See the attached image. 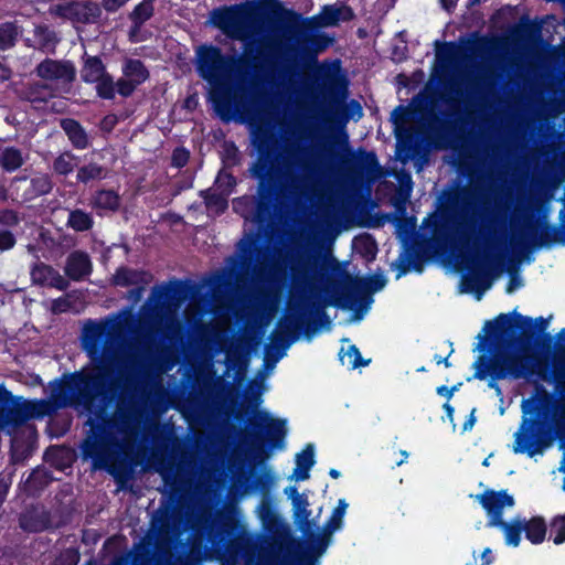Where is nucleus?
Masks as SVG:
<instances>
[{
    "label": "nucleus",
    "mask_w": 565,
    "mask_h": 565,
    "mask_svg": "<svg viewBox=\"0 0 565 565\" xmlns=\"http://www.w3.org/2000/svg\"><path fill=\"white\" fill-rule=\"evenodd\" d=\"M71 309V301L65 297L54 299L51 305V311L54 315L67 312Z\"/></svg>",
    "instance_id": "680f3d73"
},
{
    "label": "nucleus",
    "mask_w": 565,
    "mask_h": 565,
    "mask_svg": "<svg viewBox=\"0 0 565 565\" xmlns=\"http://www.w3.org/2000/svg\"><path fill=\"white\" fill-rule=\"evenodd\" d=\"M507 270H508V274L510 276V280L507 284L505 291L508 294H512L516 288L521 287L523 284H522L521 277L519 276L518 264H515V265L511 264L507 268Z\"/></svg>",
    "instance_id": "13d9d810"
},
{
    "label": "nucleus",
    "mask_w": 565,
    "mask_h": 565,
    "mask_svg": "<svg viewBox=\"0 0 565 565\" xmlns=\"http://www.w3.org/2000/svg\"><path fill=\"white\" fill-rule=\"evenodd\" d=\"M66 224L75 232H86L93 228L94 218L90 213L82 209H75L68 213Z\"/></svg>",
    "instance_id": "f704fd0d"
},
{
    "label": "nucleus",
    "mask_w": 565,
    "mask_h": 565,
    "mask_svg": "<svg viewBox=\"0 0 565 565\" xmlns=\"http://www.w3.org/2000/svg\"><path fill=\"white\" fill-rule=\"evenodd\" d=\"M253 145L258 154L250 169L253 177L258 180L257 198H236L233 200V210L244 218H252L255 223L264 225L271 217L277 201L285 192V185L274 171L279 143L268 131H259L254 135Z\"/></svg>",
    "instance_id": "423d86ee"
},
{
    "label": "nucleus",
    "mask_w": 565,
    "mask_h": 565,
    "mask_svg": "<svg viewBox=\"0 0 565 565\" xmlns=\"http://www.w3.org/2000/svg\"><path fill=\"white\" fill-rule=\"evenodd\" d=\"M152 276L145 270L119 267L114 275V284L120 287L135 286L128 290L127 298L137 305L143 296L146 286L151 281Z\"/></svg>",
    "instance_id": "dca6fc26"
},
{
    "label": "nucleus",
    "mask_w": 565,
    "mask_h": 565,
    "mask_svg": "<svg viewBox=\"0 0 565 565\" xmlns=\"http://www.w3.org/2000/svg\"><path fill=\"white\" fill-rule=\"evenodd\" d=\"M79 553L75 548L64 550L55 559L54 565H77Z\"/></svg>",
    "instance_id": "4d7b16f0"
},
{
    "label": "nucleus",
    "mask_w": 565,
    "mask_h": 565,
    "mask_svg": "<svg viewBox=\"0 0 565 565\" xmlns=\"http://www.w3.org/2000/svg\"><path fill=\"white\" fill-rule=\"evenodd\" d=\"M17 243L15 236L9 230L0 231V252H6L14 247Z\"/></svg>",
    "instance_id": "052dcab7"
},
{
    "label": "nucleus",
    "mask_w": 565,
    "mask_h": 565,
    "mask_svg": "<svg viewBox=\"0 0 565 565\" xmlns=\"http://www.w3.org/2000/svg\"><path fill=\"white\" fill-rule=\"evenodd\" d=\"M286 424V419L273 418L267 412H255L246 429V437L256 459L264 461L269 458L273 450L285 449Z\"/></svg>",
    "instance_id": "1a4fd4ad"
},
{
    "label": "nucleus",
    "mask_w": 565,
    "mask_h": 565,
    "mask_svg": "<svg viewBox=\"0 0 565 565\" xmlns=\"http://www.w3.org/2000/svg\"><path fill=\"white\" fill-rule=\"evenodd\" d=\"M19 35V28L15 22H3L0 24V51L14 46Z\"/></svg>",
    "instance_id": "ea45409f"
},
{
    "label": "nucleus",
    "mask_w": 565,
    "mask_h": 565,
    "mask_svg": "<svg viewBox=\"0 0 565 565\" xmlns=\"http://www.w3.org/2000/svg\"><path fill=\"white\" fill-rule=\"evenodd\" d=\"M459 170L461 173L467 175L469 181L473 184L470 188L462 186L457 190L449 196V202L454 206H460L463 213L471 212L475 214L477 203L479 201L486 203V195L481 186L483 174L480 172L479 167L473 162H463Z\"/></svg>",
    "instance_id": "f8f14e48"
},
{
    "label": "nucleus",
    "mask_w": 565,
    "mask_h": 565,
    "mask_svg": "<svg viewBox=\"0 0 565 565\" xmlns=\"http://www.w3.org/2000/svg\"><path fill=\"white\" fill-rule=\"evenodd\" d=\"M533 329V319L515 310L487 321L486 335H479V350L490 352L493 345L495 349L491 355L483 353L473 362V377H489L488 387L497 394H501L498 382L502 380L529 379L534 374L545 380L546 366L542 370L535 356L527 354L534 343Z\"/></svg>",
    "instance_id": "20e7f679"
},
{
    "label": "nucleus",
    "mask_w": 565,
    "mask_h": 565,
    "mask_svg": "<svg viewBox=\"0 0 565 565\" xmlns=\"http://www.w3.org/2000/svg\"><path fill=\"white\" fill-rule=\"evenodd\" d=\"M330 39L324 34H301L299 51L303 57L316 62L317 53L327 49Z\"/></svg>",
    "instance_id": "393cba45"
},
{
    "label": "nucleus",
    "mask_w": 565,
    "mask_h": 565,
    "mask_svg": "<svg viewBox=\"0 0 565 565\" xmlns=\"http://www.w3.org/2000/svg\"><path fill=\"white\" fill-rule=\"evenodd\" d=\"M17 499L23 505V511L19 514L20 529L26 533H35V468L19 483Z\"/></svg>",
    "instance_id": "2eb2a0df"
},
{
    "label": "nucleus",
    "mask_w": 565,
    "mask_h": 565,
    "mask_svg": "<svg viewBox=\"0 0 565 565\" xmlns=\"http://www.w3.org/2000/svg\"><path fill=\"white\" fill-rule=\"evenodd\" d=\"M437 49L436 55L439 60H450L457 53V45L455 42H439L436 41Z\"/></svg>",
    "instance_id": "6e6d98bb"
},
{
    "label": "nucleus",
    "mask_w": 565,
    "mask_h": 565,
    "mask_svg": "<svg viewBox=\"0 0 565 565\" xmlns=\"http://www.w3.org/2000/svg\"><path fill=\"white\" fill-rule=\"evenodd\" d=\"M413 118V113L409 107L397 106L392 113V120L396 127L408 122Z\"/></svg>",
    "instance_id": "5fc2aeb1"
},
{
    "label": "nucleus",
    "mask_w": 565,
    "mask_h": 565,
    "mask_svg": "<svg viewBox=\"0 0 565 565\" xmlns=\"http://www.w3.org/2000/svg\"><path fill=\"white\" fill-rule=\"evenodd\" d=\"M473 264L472 275L463 281L465 291L475 292L480 299L483 292L492 286L493 279L504 270V264L495 263L488 256L482 259L475 257Z\"/></svg>",
    "instance_id": "ddd939ff"
},
{
    "label": "nucleus",
    "mask_w": 565,
    "mask_h": 565,
    "mask_svg": "<svg viewBox=\"0 0 565 565\" xmlns=\"http://www.w3.org/2000/svg\"><path fill=\"white\" fill-rule=\"evenodd\" d=\"M97 96L102 99L111 100L116 96V86L113 76L107 73L100 79L95 82Z\"/></svg>",
    "instance_id": "79ce46f5"
},
{
    "label": "nucleus",
    "mask_w": 565,
    "mask_h": 565,
    "mask_svg": "<svg viewBox=\"0 0 565 565\" xmlns=\"http://www.w3.org/2000/svg\"><path fill=\"white\" fill-rule=\"evenodd\" d=\"M200 196L203 199L206 209L213 210L216 214H223L228 207L226 194L207 189L202 190Z\"/></svg>",
    "instance_id": "c9c22d12"
},
{
    "label": "nucleus",
    "mask_w": 565,
    "mask_h": 565,
    "mask_svg": "<svg viewBox=\"0 0 565 565\" xmlns=\"http://www.w3.org/2000/svg\"><path fill=\"white\" fill-rule=\"evenodd\" d=\"M61 128L64 130L70 142L75 149L84 150L89 147V138L81 125V122L74 118H64L61 120Z\"/></svg>",
    "instance_id": "b1692460"
},
{
    "label": "nucleus",
    "mask_w": 565,
    "mask_h": 565,
    "mask_svg": "<svg viewBox=\"0 0 565 565\" xmlns=\"http://www.w3.org/2000/svg\"><path fill=\"white\" fill-rule=\"evenodd\" d=\"M107 73L106 66L99 56L84 55V62L81 68V78L84 83L94 84Z\"/></svg>",
    "instance_id": "a878e982"
},
{
    "label": "nucleus",
    "mask_w": 565,
    "mask_h": 565,
    "mask_svg": "<svg viewBox=\"0 0 565 565\" xmlns=\"http://www.w3.org/2000/svg\"><path fill=\"white\" fill-rule=\"evenodd\" d=\"M52 185L46 175L38 178V195L50 192Z\"/></svg>",
    "instance_id": "774afa93"
},
{
    "label": "nucleus",
    "mask_w": 565,
    "mask_h": 565,
    "mask_svg": "<svg viewBox=\"0 0 565 565\" xmlns=\"http://www.w3.org/2000/svg\"><path fill=\"white\" fill-rule=\"evenodd\" d=\"M354 18L353 9L350 6L326 4L321 8L318 17L321 26H337L341 21L348 22Z\"/></svg>",
    "instance_id": "4be33fe9"
},
{
    "label": "nucleus",
    "mask_w": 565,
    "mask_h": 565,
    "mask_svg": "<svg viewBox=\"0 0 565 565\" xmlns=\"http://www.w3.org/2000/svg\"><path fill=\"white\" fill-rule=\"evenodd\" d=\"M393 266H395L397 269L396 279H399L401 277L406 275L411 268L418 273H422L423 270L422 264L413 258H408L404 254H402L398 257V259L393 264Z\"/></svg>",
    "instance_id": "a18cd8bd"
},
{
    "label": "nucleus",
    "mask_w": 565,
    "mask_h": 565,
    "mask_svg": "<svg viewBox=\"0 0 565 565\" xmlns=\"http://www.w3.org/2000/svg\"><path fill=\"white\" fill-rule=\"evenodd\" d=\"M491 526L499 527L503 531L505 543L513 547L520 545L521 534L523 532L522 521L520 518L513 519L511 522H505L503 520L492 524Z\"/></svg>",
    "instance_id": "473e14b6"
},
{
    "label": "nucleus",
    "mask_w": 565,
    "mask_h": 565,
    "mask_svg": "<svg viewBox=\"0 0 565 565\" xmlns=\"http://www.w3.org/2000/svg\"><path fill=\"white\" fill-rule=\"evenodd\" d=\"M90 205L96 211L116 212L120 206V196L115 190H97L90 199ZM102 215L100 212H98Z\"/></svg>",
    "instance_id": "cd10ccee"
},
{
    "label": "nucleus",
    "mask_w": 565,
    "mask_h": 565,
    "mask_svg": "<svg viewBox=\"0 0 565 565\" xmlns=\"http://www.w3.org/2000/svg\"><path fill=\"white\" fill-rule=\"evenodd\" d=\"M211 98H212L213 103L215 104V107L220 111L222 118H224L225 115L222 113L221 107L223 105L228 106V103L225 100L223 94L220 93V92L214 90V92L211 93Z\"/></svg>",
    "instance_id": "338daca9"
},
{
    "label": "nucleus",
    "mask_w": 565,
    "mask_h": 565,
    "mask_svg": "<svg viewBox=\"0 0 565 565\" xmlns=\"http://www.w3.org/2000/svg\"><path fill=\"white\" fill-rule=\"evenodd\" d=\"M207 541L223 565H278L279 550L265 547L258 535L249 533L239 520L225 516L216 526H209Z\"/></svg>",
    "instance_id": "0eeeda50"
},
{
    "label": "nucleus",
    "mask_w": 565,
    "mask_h": 565,
    "mask_svg": "<svg viewBox=\"0 0 565 565\" xmlns=\"http://www.w3.org/2000/svg\"><path fill=\"white\" fill-rule=\"evenodd\" d=\"M130 419V414L121 408L114 414L99 408L86 420L89 429L79 446L82 458L90 460L94 470H106L120 489H125L130 480L131 468L119 460L121 444L118 433L127 427Z\"/></svg>",
    "instance_id": "39448f33"
},
{
    "label": "nucleus",
    "mask_w": 565,
    "mask_h": 565,
    "mask_svg": "<svg viewBox=\"0 0 565 565\" xmlns=\"http://www.w3.org/2000/svg\"><path fill=\"white\" fill-rule=\"evenodd\" d=\"M190 160V151L185 147H177L172 151L171 166L181 169L188 164Z\"/></svg>",
    "instance_id": "603ef678"
},
{
    "label": "nucleus",
    "mask_w": 565,
    "mask_h": 565,
    "mask_svg": "<svg viewBox=\"0 0 565 565\" xmlns=\"http://www.w3.org/2000/svg\"><path fill=\"white\" fill-rule=\"evenodd\" d=\"M18 222V215L13 210H0V224L12 226L17 225Z\"/></svg>",
    "instance_id": "69168bd1"
},
{
    "label": "nucleus",
    "mask_w": 565,
    "mask_h": 565,
    "mask_svg": "<svg viewBox=\"0 0 565 565\" xmlns=\"http://www.w3.org/2000/svg\"><path fill=\"white\" fill-rule=\"evenodd\" d=\"M226 67V57L218 46L204 44L198 50L196 71L204 81L212 85L218 84L223 78Z\"/></svg>",
    "instance_id": "4468645a"
},
{
    "label": "nucleus",
    "mask_w": 565,
    "mask_h": 565,
    "mask_svg": "<svg viewBox=\"0 0 565 565\" xmlns=\"http://www.w3.org/2000/svg\"><path fill=\"white\" fill-rule=\"evenodd\" d=\"M387 280L382 274L366 278L345 275L343 282H331L321 290L326 295L311 298L289 306L284 322H278L279 330L270 334V344L266 345V364L271 360L275 364L282 358L285 351L298 340L300 334L310 340L321 328L330 326L331 321L326 312L327 307L352 310L355 319H361L369 310L372 294L382 290Z\"/></svg>",
    "instance_id": "7ed1b4c3"
},
{
    "label": "nucleus",
    "mask_w": 565,
    "mask_h": 565,
    "mask_svg": "<svg viewBox=\"0 0 565 565\" xmlns=\"http://www.w3.org/2000/svg\"><path fill=\"white\" fill-rule=\"evenodd\" d=\"M556 337L558 342H565V328L562 329ZM553 380L559 392L565 394V367H555L553 371Z\"/></svg>",
    "instance_id": "3c124183"
},
{
    "label": "nucleus",
    "mask_w": 565,
    "mask_h": 565,
    "mask_svg": "<svg viewBox=\"0 0 565 565\" xmlns=\"http://www.w3.org/2000/svg\"><path fill=\"white\" fill-rule=\"evenodd\" d=\"M105 177V169L97 162H89L77 169L76 180L87 184L90 181L100 180Z\"/></svg>",
    "instance_id": "e433bc0d"
},
{
    "label": "nucleus",
    "mask_w": 565,
    "mask_h": 565,
    "mask_svg": "<svg viewBox=\"0 0 565 565\" xmlns=\"http://www.w3.org/2000/svg\"><path fill=\"white\" fill-rule=\"evenodd\" d=\"M136 317L130 310L100 321L88 319L82 330V347L94 363L89 371L65 374L52 390L58 407H83L92 412L97 398L111 401L119 382L114 377L117 351L136 332Z\"/></svg>",
    "instance_id": "f03ea898"
},
{
    "label": "nucleus",
    "mask_w": 565,
    "mask_h": 565,
    "mask_svg": "<svg viewBox=\"0 0 565 565\" xmlns=\"http://www.w3.org/2000/svg\"><path fill=\"white\" fill-rule=\"evenodd\" d=\"M23 164L22 153L14 147H8L0 157V167L7 172H13Z\"/></svg>",
    "instance_id": "58836bf2"
},
{
    "label": "nucleus",
    "mask_w": 565,
    "mask_h": 565,
    "mask_svg": "<svg viewBox=\"0 0 565 565\" xmlns=\"http://www.w3.org/2000/svg\"><path fill=\"white\" fill-rule=\"evenodd\" d=\"M205 559V548L201 541L193 540L184 554L164 553L162 558L156 562V565H201Z\"/></svg>",
    "instance_id": "aec40b11"
},
{
    "label": "nucleus",
    "mask_w": 565,
    "mask_h": 565,
    "mask_svg": "<svg viewBox=\"0 0 565 565\" xmlns=\"http://www.w3.org/2000/svg\"><path fill=\"white\" fill-rule=\"evenodd\" d=\"M44 271H53V277L51 279L50 285L58 290H65L68 287V281L61 276L57 271L53 270L50 266H46L43 263L38 262V285L41 282L44 277Z\"/></svg>",
    "instance_id": "c03bdc74"
},
{
    "label": "nucleus",
    "mask_w": 565,
    "mask_h": 565,
    "mask_svg": "<svg viewBox=\"0 0 565 565\" xmlns=\"http://www.w3.org/2000/svg\"><path fill=\"white\" fill-rule=\"evenodd\" d=\"M212 22L218 29L228 31L237 24L238 11L235 7L214 9L212 12Z\"/></svg>",
    "instance_id": "2f4dec72"
},
{
    "label": "nucleus",
    "mask_w": 565,
    "mask_h": 565,
    "mask_svg": "<svg viewBox=\"0 0 565 565\" xmlns=\"http://www.w3.org/2000/svg\"><path fill=\"white\" fill-rule=\"evenodd\" d=\"M525 539L534 545L543 543L546 539L547 524L543 516L535 515L529 520L521 519Z\"/></svg>",
    "instance_id": "bb28decb"
},
{
    "label": "nucleus",
    "mask_w": 565,
    "mask_h": 565,
    "mask_svg": "<svg viewBox=\"0 0 565 565\" xmlns=\"http://www.w3.org/2000/svg\"><path fill=\"white\" fill-rule=\"evenodd\" d=\"M477 499L490 518L488 526L503 520V509L505 507L511 508L515 503L514 498L507 490L495 491L488 489L483 493L478 494Z\"/></svg>",
    "instance_id": "a211bd4d"
},
{
    "label": "nucleus",
    "mask_w": 565,
    "mask_h": 565,
    "mask_svg": "<svg viewBox=\"0 0 565 565\" xmlns=\"http://www.w3.org/2000/svg\"><path fill=\"white\" fill-rule=\"evenodd\" d=\"M103 7L94 1H74L73 22L82 24H96L103 15Z\"/></svg>",
    "instance_id": "5701e85b"
},
{
    "label": "nucleus",
    "mask_w": 565,
    "mask_h": 565,
    "mask_svg": "<svg viewBox=\"0 0 565 565\" xmlns=\"http://www.w3.org/2000/svg\"><path fill=\"white\" fill-rule=\"evenodd\" d=\"M553 439L552 427L547 422L539 416L524 418L520 430L515 434L513 451L534 457L548 448Z\"/></svg>",
    "instance_id": "9b49d317"
},
{
    "label": "nucleus",
    "mask_w": 565,
    "mask_h": 565,
    "mask_svg": "<svg viewBox=\"0 0 565 565\" xmlns=\"http://www.w3.org/2000/svg\"><path fill=\"white\" fill-rule=\"evenodd\" d=\"M331 535L332 534H327V532L323 531L322 534H317L312 536L309 541L308 547L303 551L296 553L295 555H292L291 552L287 550L282 558L279 556V561L281 562V564L278 565H290V561L292 557H295L300 565H313L316 559L326 552L330 543ZM279 548L280 555L282 553L281 546L271 547V550L276 551Z\"/></svg>",
    "instance_id": "f3484780"
},
{
    "label": "nucleus",
    "mask_w": 565,
    "mask_h": 565,
    "mask_svg": "<svg viewBox=\"0 0 565 565\" xmlns=\"http://www.w3.org/2000/svg\"><path fill=\"white\" fill-rule=\"evenodd\" d=\"M77 157L73 154L71 151H66L55 158L53 162L54 171L60 175H67L73 172L76 166Z\"/></svg>",
    "instance_id": "a19ab883"
},
{
    "label": "nucleus",
    "mask_w": 565,
    "mask_h": 565,
    "mask_svg": "<svg viewBox=\"0 0 565 565\" xmlns=\"http://www.w3.org/2000/svg\"><path fill=\"white\" fill-rule=\"evenodd\" d=\"M292 504V513L295 523L301 529L305 530L310 526V515L311 511L309 510V500L306 494L302 497L294 498Z\"/></svg>",
    "instance_id": "72a5a7b5"
},
{
    "label": "nucleus",
    "mask_w": 565,
    "mask_h": 565,
    "mask_svg": "<svg viewBox=\"0 0 565 565\" xmlns=\"http://www.w3.org/2000/svg\"><path fill=\"white\" fill-rule=\"evenodd\" d=\"M347 508L348 503L345 502V500L340 499L338 501L337 507L333 509L330 518L323 525L324 532H327V534H333L335 531L342 527Z\"/></svg>",
    "instance_id": "4c0bfd02"
},
{
    "label": "nucleus",
    "mask_w": 565,
    "mask_h": 565,
    "mask_svg": "<svg viewBox=\"0 0 565 565\" xmlns=\"http://www.w3.org/2000/svg\"><path fill=\"white\" fill-rule=\"evenodd\" d=\"M536 209H524L519 231V246L522 250H534L551 247L555 244L565 245V209L559 211V225L550 224L545 214L534 220Z\"/></svg>",
    "instance_id": "9d476101"
},
{
    "label": "nucleus",
    "mask_w": 565,
    "mask_h": 565,
    "mask_svg": "<svg viewBox=\"0 0 565 565\" xmlns=\"http://www.w3.org/2000/svg\"><path fill=\"white\" fill-rule=\"evenodd\" d=\"M35 398L13 394L0 383V433L10 438L13 465L24 463L35 450Z\"/></svg>",
    "instance_id": "6e6552de"
},
{
    "label": "nucleus",
    "mask_w": 565,
    "mask_h": 565,
    "mask_svg": "<svg viewBox=\"0 0 565 565\" xmlns=\"http://www.w3.org/2000/svg\"><path fill=\"white\" fill-rule=\"evenodd\" d=\"M156 0H142L135 6L132 11L128 14L131 22L130 35L138 32L143 24L149 21L154 14Z\"/></svg>",
    "instance_id": "c85d7f7f"
},
{
    "label": "nucleus",
    "mask_w": 565,
    "mask_h": 565,
    "mask_svg": "<svg viewBox=\"0 0 565 565\" xmlns=\"http://www.w3.org/2000/svg\"><path fill=\"white\" fill-rule=\"evenodd\" d=\"M130 0H100V6L107 13H115L124 8Z\"/></svg>",
    "instance_id": "e2e57ef3"
},
{
    "label": "nucleus",
    "mask_w": 565,
    "mask_h": 565,
    "mask_svg": "<svg viewBox=\"0 0 565 565\" xmlns=\"http://www.w3.org/2000/svg\"><path fill=\"white\" fill-rule=\"evenodd\" d=\"M477 228V223L473 217L469 220V222L463 226L460 233V244L462 246H468L471 237L475 235Z\"/></svg>",
    "instance_id": "bf43d9fd"
},
{
    "label": "nucleus",
    "mask_w": 565,
    "mask_h": 565,
    "mask_svg": "<svg viewBox=\"0 0 565 565\" xmlns=\"http://www.w3.org/2000/svg\"><path fill=\"white\" fill-rule=\"evenodd\" d=\"M323 82L330 105L333 106L328 111V120L338 126V131L320 136L308 149L288 151L282 159V175L291 186L296 188L301 181L311 180L337 163H341L352 183L359 185L365 182L372 183L382 175V167L376 153L362 147L353 151L344 130V126L351 118L362 117V106L355 99L344 104L348 96V82L343 76L328 73Z\"/></svg>",
    "instance_id": "f257e3e1"
},
{
    "label": "nucleus",
    "mask_w": 565,
    "mask_h": 565,
    "mask_svg": "<svg viewBox=\"0 0 565 565\" xmlns=\"http://www.w3.org/2000/svg\"><path fill=\"white\" fill-rule=\"evenodd\" d=\"M316 463L315 447L308 444L305 449L296 455V466L305 469H311Z\"/></svg>",
    "instance_id": "09e8293b"
},
{
    "label": "nucleus",
    "mask_w": 565,
    "mask_h": 565,
    "mask_svg": "<svg viewBox=\"0 0 565 565\" xmlns=\"http://www.w3.org/2000/svg\"><path fill=\"white\" fill-rule=\"evenodd\" d=\"M121 72L124 77L131 79L139 86L150 77V73L145 63L138 58H126Z\"/></svg>",
    "instance_id": "7c9ffc66"
},
{
    "label": "nucleus",
    "mask_w": 565,
    "mask_h": 565,
    "mask_svg": "<svg viewBox=\"0 0 565 565\" xmlns=\"http://www.w3.org/2000/svg\"><path fill=\"white\" fill-rule=\"evenodd\" d=\"M550 537L555 545L565 543V514L556 515L551 520Z\"/></svg>",
    "instance_id": "37998d69"
},
{
    "label": "nucleus",
    "mask_w": 565,
    "mask_h": 565,
    "mask_svg": "<svg viewBox=\"0 0 565 565\" xmlns=\"http://www.w3.org/2000/svg\"><path fill=\"white\" fill-rule=\"evenodd\" d=\"M92 270L93 265L86 252L74 250L67 256L64 271L71 280H83Z\"/></svg>",
    "instance_id": "412c9836"
},
{
    "label": "nucleus",
    "mask_w": 565,
    "mask_h": 565,
    "mask_svg": "<svg viewBox=\"0 0 565 565\" xmlns=\"http://www.w3.org/2000/svg\"><path fill=\"white\" fill-rule=\"evenodd\" d=\"M115 86L116 93H118L121 97L127 98L135 93L139 85L122 76L115 83Z\"/></svg>",
    "instance_id": "864d4df0"
},
{
    "label": "nucleus",
    "mask_w": 565,
    "mask_h": 565,
    "mask_svg": "<svg viewBox=\"0 0 565 565\" xmlns=\"http://www.w3.org/2000/svg\"><path fill=\"white\" fill-rule=\"evenodd\" d=\"M47 11L53 17L73 22L74 1L51 3Z\"/></svg>",
    "instance_id": "49530a36"
},
{
    "label": "nucleus",
    "mask_w": 565,
    "mask_h": 565,
    "mask_svg": "<svg viewBox=\"0 0 565 565\" xmlns=\"http://www.w3.org/2000/svg\"><path fill=\"white\" fill-rule=\"evenodd\" d=\"M541 29L542 22L537 21H527L521 26L522 33L530 38L539 36L541 33Z\"/></svg>",
    "instance_id": "0e129e2a"
},
{
    "label": "nucleus",
    "mask_w": 565,
    "mask_h": 565,
    "mask_svg": "<svg viewBox=\"0 0 565 565\" xmlns=\"http://www.w3.org/2000/svg\"><path fill=\"white\" fill-rule=\"evenodd\" d=\"M360 252L365 257L374 258L377 252V244L374 237L370 234H365L359 238Z\"/></svg>",
    "instance_id": "8fccbe9b"
},
{
    "label": "nucleus",
    "mask_w": 565,
    "mask_h": 565,
    "mask_svg": "<svg viewBox=\"0 0 565 565\" xmlns=\"http://www.w3.org/2000/svg\"><path fill=\"white\" fill-rule=\"evenodd\" d=\"M345 356L349 358L348 365L353 370L361 367V366H366L371 361V360H364L362 358L360 350L358 349V347L355 344L349 345L344 355L340 354V360H341L342 364L345 363L344 362Z\"/></svg>",
    "instance_id": "de8ad7c7"
},
{
    "label": "nucleus",
    "mask_w": 565,
    "mask_h": 565,
    "mask_svg": "<svg viewBox=\"0 0 565 565\" xmlns=\"http://www.w3.org/2000/svg\"><path fill=\"white\" fill-rule=\"evenodd\" d=\"M38 77L72 83L76 77V70L71 61L45 58L38 64Z\"/></svg>",
    "instance_id": "6ab92c4d"
},
{
    "label": "nucleus",
    "mask_w": 565,
    "mask_h": 565,
    "mask_svg": "<svg viewBox=\"0 0 565 565\" xmlns=\"http://www.w3.org/2000/svg\"><path fill=\"white\" fill-rule=\"evenodd\" d=\"M185 282L180 279H173L168 284L157 285L152 288L151 298L157 301L171 300L185 295Z\"/></svg>",
    "instance_id": "c756f323"
}]
</instances>
